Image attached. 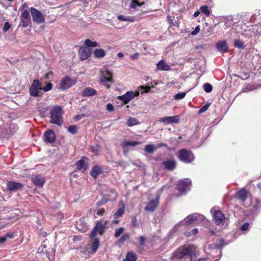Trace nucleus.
Instances as JSON below:
<instances>
[{"mask_svg": "<svg viewBox=\"0 0 261 261\" xmlns=\"http://www.w3.org/2000/svg\"><path fill=\"white\" fill-rule=\"evenodd\" d=\"M198 255L196 253V247L194 246H188L187 247H179L173 253V258L181 259L189 256L195 258Z\"/></svg>", "mask_w": 261, "mask_h": 261, "instance_id": "obj_1", "label": "nucleus"}, {"mask_svg": "<svg viewBox=\"0 0 261 261\" xmlns=\"http://www.w3.org/2000/svg\"><path fill=\"white\" fill-rule=\"evenodd\" d=\"M50 122L57 124L58 125H61L63 123L62 116L63 112L62 109L60 106L54 107L50 112Z\"/></svg>", "mask_w": 261, "mask_h": 261, "instance_id": "obj_2", "label": "nucleus"}, {"mask_svg": "<svg viewBox=\"0 0 261 261\" xmlns=\"http://www.w3.org/2000/svg\"><path fill=\"white\" fill-rule=\"evenodd\" d=\"M203 220L204 217L202 215H201L199 214H192L186 217L184 221L179 222L174 226V228L176 229L178 227L184 224L189 225L193 222L199 223L200 221Z\"/></svg>", "mask_w": 261, "mask_h": 261, "instance_id": "obj_3", "label": "nucleus"}, {"mask_svg": "<svg viewBox=\"0 0 261 261\" xmlns=\"http://www.w3.org/2000/svg\"><path fill=\"white\" fill-rule=\"evenodd\" d=\"M41 86V84L39 80H34L29 88L30 95L33 97L41 96L43 94L42 87Z\"/></svg>", "mask_w": 261, "mask_h": 261, "instance_id": "obj_4", "label": "nucleus"}, {"mask_svg": "<svg viewBox=\"0 0 261 261\" xmlns=\"http://www.w3.org/2000/svg\"><path fill=\"white\" fill-rule=\"evenodd\" d=\"M99 81L101 83L106 86L108 89H109L111 85L109 84H106V83H113L112 72L107 69L102 70L100 74Z\"/></svg>", "mask_w": 261, "mask_h": 261, "instance_id": "obj_5", "label": "nucleus"}, {"mask_svg": "<svg viewBox=\"0 0 261 261\" xmlns=\"http://www.w3.org/2000/svg\"><path fill=\"white\" fill-rule=\"evenodd\" d=\"M178 158L181 162L189 163L194 160V156L190 151L182 149L179 151Z\"/></svg>", "mask_w": 261, "mask_h": 261, "instance_id": "obj_6", "label": "nucleus"}, {"mask_svg": "<svg viewBox=\"0 0 261 261\" xmlns=\"http://www.w3.org/2000/svg\"><path fill=\"white\" fill-rule=\"evenodd\" d=\"M75 83L76 81L74 79L67 76L61 80L58 88L61 90H65L71 87Z\"/></svg>", "mask_w": 261, "mask_h": 261, "instance_id": "obj_7", "label": "nucleus"}, {"mask_svg": "<svg viewBox=\"0 0 261 261\" xmlns=\"http://www.w3.org/2000/svg\"><path fill=\"white\" fill-rule=\"evenodd\" d=\"M191 185V180L189 178H185L178 181L177 189L180 193L183 194L189 190V187Z\"/></svg>", "mask_w": 261, "mask_h": 261, "instance_id": "obj_8", "label": "nucleus"}, {"mask_svg": "<svg viewBox=\"0 0 261 261\" xmlns=\"http://www.w3.org/2000/svg\"><path fill=\"white\" fill-rule=\"evenodd\" d=\"M31 13L34 22L37 23H41L44 22V15L37 9L31 8Z\"/></svg>", "mask_w": 261, "mask_h": 261, "instance_id": "obj_9", "label": "nucleus"}, {"mask_svg": "<svg viewBox=\"0 0 261 261\" xmlns=\"http://www.w3.org/2000/svg\"><path fill=\"white\" fill-rule=\"evenodd\" d=\"M139 94V91H137L136 92L129 91L127 92L124 95L119 96L118 97V98L119 99L123 101L124 104H126L128 102H129L132 99H133L135 96H138Z\"/></svg>", "mask_w": 261, "mask_h": 261, "instance_id": "obj_10", "label": "nucleus"}, {"mask_svg": "<svg viewBox=\"0 0 261 261\" xmlns=\"http://www.w3.org/2000/svg\"><path fill=\"white\" fill-rule=\"evenodd\" d=\"M213 215L214 219L217 224H222L225 220V215L219 210H216L213 208L211 211Z\"/></svg>", "mask_w": 261, "mask_h": 261, "instance_id": "obj_11", "label": "nucleus"}, {"mask_svg": "<svg viewBox=\"0 0 261 261\" xmlns=\"http://www.w3.org/2000/svg\"><path fill=\"white\" fill-rule=\"evenodd\" d=\"M180 120L179 116L178 115L172 116H167L160 119L159 121L165 124H169L172 123H177Z\"/></svg>", "mask_w": 261, "mask_h": 261, "instance_id": "obj_12", "label": "nucleus"}, {"mask_svg": "<svg viewBox=\"0 0 261 261\" xmlns=\"http://www.w3.org/2000/svg\"><path fill=\"white\" fill-rule=\"evenodd\" d=\"M80 59L81 61L87 59L91 55V49L86 46H82L79 49Z\"/></svg>", "mask_w": 261, "mask_h": 261, "instance_id": "obj_13", "label": "nucleus"}, {"mask_svg": "<svg viewBox=\"0 0 261 261\" xmlns=\"http://www.w3.org/2000/svg\"><path fill=\"white\" fill-rule=\"evenodd\" d=\"M44 141L47 143H53L55 141L56 136L54 132L51 130L46 131L44 134Z\"/></svg>", "mask_w": 261, "mask_h": 261, "instance_id": "obj_14", "label": "nucleus"}, {"mask_svg": "<svg viewBox=\"0 0 261 261\" xmlns=\"http://www.w3.org/2000/svg\"><path fill=\"white\" fill-rule=\"evenodd\" d=\"M159 203V197L155 200H150L145 207V210L147 212H152L156 208Z\"/></svg>", "mask_w": 261, "mask_h": 261, "instance_id": "obj_15", "label": "nucleus"}, {"mask_svg": "<svg viewBox=\"0 0 261 261\" xmlns=\"http://www.w3.org/2000/svg\"><path fill=\"white\" fill-rule=\"evenodd\" d=\"M216 48L219 51L222 53H226L228 50V47L226 41H219L216 44Z\"/></svg>", "mask_w": 261, "mask_h": 261, "instance_id": "obj_16", "label": "nucleus"}, {"mask_svg": "<svg viewBox=\"0 0 261 261\" xmlns=\"http://www.w3.org/2000/svg\"><path fill=\"white\" fill-rule=\"evenodd\" d=\"M156 68L159 70L168 71L171 69V67L165 60H161L156 64Z\"/></svg>", "mask_w": 261, "mask_h": 261, "instance_id": "obj_17", "label": "nucleus"}, {"mask_svg": "<svg viewBox=\"0 0 261 261\" xmlns=\"http://www.w3.org/2000/svg\"><path fill=\"white\" fill-rule=\"evenodd\" d=\"M32 180L33 183L38 187H42L44 183V178L40 175L33 176Z\"/></svg>", "mask_w": 261, "mask_h": 261, "instance_id": "obj_18", "label": "nucleus"}, {"mask_svg": "<svg viewBox=\"0 0 261 261\" xmlns=\"http://www.w3.org/2000/svg\"><path fill=\"white\" fill-rule=\"evenodd\" d=\"M96 93H97V92L94 89L91 88V87H87V88H86L83 91V92L82 93V95L83 96L88 97V96L94 95L96 94Z\"/></svg>", "mask_w": 261, "mask_h": 261, "instance_id": "obj_19", "label": "nucleus"}, {"mask_svg": "<svg viewBox=\"0 0 261 261\" xmlns=\"http://www.w3.org/2000/svg\"><path fill=\"white\" fill-rule=\"evenodd\" d=\"M100 242L97 238H94L92 239L90 243L91 251L92 253H95L99 248Z\"/></svg>", "mask_w": 261, "mask_h": 261, "instance_id": "obj_20", "label": "nucleus"}, {"mask_svg": "<svg viewBox=\"0 0 261 261\" xmlns=\"http://www.w3.org/2000/svg\"><path fill=\"white\" fill-rule=\"evenodd\" d=\"M163 164L164 165L165 168L166 169L169 170H173L176 165V162L174 160H168L164 161Z\"/></svg>", "mask_w": 261, "mask_h": 261, "instance_id": "obj_21", "label": "nucleus"}, {"mask_svg": "<svg viewBox=\"0 0 261 261\" xmlns=\"http://www.w3.org/2000/svg\"><path fill=\"white\" fill-rule=\"evenodd\" d=\"M76 165L78 170H83L85 171L87 169V164L83 159L76 162Z\"/></svg>", "mask_w": 261, "mask_h": 261, "instance_id": "obj_22", "label": "nucleus"}, {"mask_svg": "<svg viewBox=\"0 0 261 261\" xmlns=\"http://www.w3.org/2000/svg\"><path fill=\"white\" fill-rule=\"evenodd\" d=\"M141 144L140 142L139 141H124L122 143V146L125 149L128 146H136Z\"/></svg>", "mask_w": 261, "mask_h": 261, "instance_id": "obj_23", "label": "nucleus"}, {"mask_svg": "<svg viewBox=\"0 0 261 261\" xmlns=\"http://www.w3.org/2000/svg\"><path fill=\"white\" fill-rule=\"evenodd\" d=\"M106 51L102 49H96L94 51L93 55L95 58H102L106 56Z\"/></svg>", "mask_w": 261, "mask_h": 261, "instance_id": "obj_24", "label": "nucleus"}, {"mask_svg": "<svg viewBox=\"0 0 261 261\" xmlns=\"http://www.w3.org/2000/svg\"><path fill=\"white\" fill-rule=\"evenodd\" d=\"M94 227L98 231V233L100 235L103 234L106 228V226L102 224L101 221L97 222Z\"/></svg>", "mask_w": 261, "mask_h": 261, "instance_id": "obj_25", "label": "nucleus"}, {"mask_svg": "<svg viewBox=\"0 0 261 261\" xmlns=\"http://www.w3.org/2000/svg\"><path fill=\"white\" fill-rule=\"evenodd\" d=\"M101 171V169L99 167L94 166L90 172V175L93 178H96Z\"/></svg>", "mask_w": 261, "mask_h": 261, "instance_id": "obj_26", "label": "nucleus"}, {"mask_svg": "<svg viewBox=\"0 0 261 261\" xmlns=\"http://www.w3.org/2000/svg\"><path fill=\"white\" fill-rule=\"evenodd\" d=\"M56 250L53 248H49L46 251L47 257L49 260L53 261L55 260Z\"/></svg>", "mask_w": 261, "mask_h": 261, "instance_id": "obj_27", "label": "nucleus"}, {"mask_svg": "<svg viewBox=\"0 0 261 261\" xmlns=\"http://www.w3.org/2000/svg\"><path fill=\"white\" fill-rule=\"evenodd\" d=\"M14 232L7 233L4 237H0V244L5 243L8 239L14 238Z\"/></svg>", "mask_w": 261, "mask_h": 261, "instance_id": "obj_28", "label": "nucleus"}, {"mask_svg": "<svg viewBox=\"0 0 261 261\" xmlns=\"http://www.w3.org/2000/svg\"><path fill=\"white\" fill-rule=\"evenodd\" d=\"M238 197L242 201H244L246 200L247 197V192L244 190L242 189L238 193Z\"/></svg>", "mask_w": 261, "mask_h": 261, "instance_id": "obj_29", "label": "nucleus"}, {"mask_svg": "<svg viewBox=\"0 0 261 261\" xmlns=\"http://www.w3.org/2000/svg\"><path fill=\"white\" fill-rule=\"evenodd\" d=\"M85 44L87 47H95L98 46V43L96 41H92L88 39L85 41Z\"/></svg>", "mask_w": 261, "mask_h": 261, "instance_id": "obj_30", "label": "nucleus"}, {"mask_svg": "<svg viewBox=\"0 0 261 261\" xmlns=\"http://www.w3.org/2000/svg\"><path fill=\"white\" fill-rule=\"evenodd\" d=\"M125 206L124 203H122L121 207L114 214V217L116 218L118 217H121L124 213Z\"/></svg>", "mask_w": 261, "mask_h": 261, "instance_id": "obj_31", "label": "nucleus"}, {"mask_svg": "<svg viewBox=\"0 0 261 261\" xmlns=\"http://www.w3.org/2000/svg\"><path fill=\"white\" fill-rule=\"evenodd\" d=\"M139 123V121L135 118L129 117L127 121V125L129 126H132Z\"/></svg>", "mask_w": 261, "mask_h": 261, "instance_id": "obj_32", "label": "nucleus"}, {"mask_svg": "<svg viewBox=\"0 0 261 261\" xmlns=\"http://www.w3.org/2000/svg\"><path fill=\"white\" fill-rule=\"evenodd\" d=\"M156 148L153 145L148 144L145 146L144 150L147 153H152L155 151Z\"/></svg>", "mask_w": 261, "mask_h": 261, "instance_id": "obj_33", "label": "nucleus"}, {"mask_svg": "<svg viewBox=\"0 0 261 261\" xmlns=\"http://www.w3.org/2000/svg\"><path fill=\"white\" fill-rule=\"evenodd\" d=\"M126 258L128 261H136L137 259L136 255L132 252L127 253Z\"/></svg>", "mask_w": 261, "mask_h": 261, "instance_id": "obj_34", "label": "nucleus"}, {"mask_svg": "<svg viewBox=\"0 0 261 261\" xmlns=\"http://www.w3.org/2000/svg\"><path fill=\"white\" fill-rule=\"evenodd\" d=\"M118 19L121 21H129V22H133L134 19L133 18L130 16H125L123 15H120L118 16Z\"/></svg>", "mask_w": 261, "mask_h": 261, "instance_id": "obj_35", "label": "nucleus"}, {"mask_svg": "<svg viewBox=\"0 0 261 261\" xmlns=\"http://www.w3.org/2000/svg\"><path fill=\"white\" fill-rule=\"evenodd\" d=\"M200 10L201 12L204 14L206 16H208L210 15L211 11L207 6H202L200 8Z\"/></svg>", "mask_w": 261, "mask_h": 261, "instance_id": "obj_36", "label": "nucleus"}, {"mask_svg": "<svg viewBox=\"0 0 261 261\" xmlns=\"http://www.w3.org/2000/svg\"><path fill=\"white\" fill-rule=\"evenodd\" d=\"M8 190L14 191L16 189V182L15 181H9L7 185Z\"/></svg>", "mask_w": 261, "mask_h": 261, "instance_id": "obj_37", "label": "nucleus"}, {"mask_svg": "<svg viewBox=\"0 0 261 261\" xmlns=\"http://www.w3.org/2000/svg\"><path fill=\"white\" fill-rule=\"evenodd\" d=\"M110 194H108L109 200L111 201L115 200L117 197V194L115 191L114 190H110Z\"/></svg>", "mask_w": 261, "mask_h": 261, "instance_id": "obj_38", "label": "nucleus"}, {"mask_svg": "<svg viewBox=\"0 0 261 261\" xmlns=\"http://www.w3.org/2000/svg\"><path fill=\"white\" fill-rule=\"evenodd\" d=\"M81 223H83V220H80L79 223L77 224V228L82 232H85L88 229V226L86 224H84L82 227H80Z\"/></svg>", "mask_w": 261, "mask_h": 261, "instance_id": "obj_39", "label": "nucleus"}, {"mask_svg": "<svg viewBox=\"0 0 261 261\" xmlns=\"http://www.w3.org/2000/svg\"><path fill=\"white\" fill-rule=\"evenodd\" d=\"M186 95V92H185L178 93L174 95V99L177 100L182 99L185 98Z\"/></svg>", "mask_w": 261, "mask_h": 261, "instance_id": "obj_40", "label": "nucleus"}, {"mask_svg": "<svg viewBox=\"0 0 261 261\" xmlns=\"http://www.w3.org/2000/svg\"><path fill=\"white\" fill-rule=\"evenodd\" d=\"M203 88L206 93H210L213 90V86L209 83L204 84L203 85Z\"/></svg>", "mask_w": 261, "mask_h": 261, "instance_id": "obj_41", "label": "nucleus"}, {"mask_svg": "<svg viewBox=\"0 0 261 261\" xmlns=\"http://www.w3.org/2000/svg\"><path fill=\"white\" fill-rule=\"evenodd\" d=\"M124 228L123 227H121L115 230L114 236L116 238H118L123 232Z\"/></svg>", "mask_w": 261, "mask_h": 261, "instance_id": "obj_42", "label": "nucleus"}, {"mask_svg": "<svg viewBox=\"0 0 261 261\" xmlns=\"http://www.w3.org/2000/svg\"><path fill=\"white\" fill-rule=\"evenodd\" d=\"M143 3H139L137 1L132 0L129 7L132 9L136 8L137 6H141Z\"/></svg>", "mask_w": 261, "mask_h": 261, "instance_id": "obj_43", "label": "nucleus"}, {"mask_svg": "<svg viewBox=\"0 0 261 261\" xmlns=\"http://www.w3.org/2000/svg\"><path fill=\"white\" fill-rule=\"evenodd\" d=\"M30 22L31 19H21V22L20 23L19 25H21L22 27L25 28L30 24Z\"/></svg>", "mask_w": 261, "mask_h": 261, "instance_id": "obj_44", "label": "nucleus"}, {"mask_svg": "<svg viewBox=\"0 0 261 261\" xmlns=\"http://www.w3.org/2000/svg\"><path fill=\"white\" fill-rule=\"evenodd\" d=\"M234 45L235 47L239 48H242L244 47V43L240 40H235L234 42Z\"/></svg>", "mask_w": 261, "mask_h": 261, "instance_id": "obj_45", "label": "nucleus"}, {"mask_svg": "<svg viewBox=\"0 0 261 261\" xmlns=\"http://www.w3.org/2000/svg\"><path fill=\"white\" fill-rule=\"evenodd\" d=\"M20 19H31L30 14L28 10H25L23 11L21 15Z\"/></svg>", "mask_w": 261, "mask_h": 261, "instance_id": "obj_46", "label": "nucleus"}, {"mask_svg": "<svg viewBox=\"0 0 261 261\" xmlns=\"http://www.w3.org/2000/svg\"><path fill=\"white\" fill-rule=\"evenodd\" d=\"M12 27V25L8 21L5 22L2 30L4 32H7Z\"/></svg>", "mask_w": 261, "mask_h": 261, "instance_id": "obj_47", "label": "nucleus"}, {"mask_svg": "<svg viewBox=\"0 0 261 261\" xmlns=\"http://www.w3.org/2000/svg\"><path fill=\"white\" fill-rule=\"evenodd\" d=\"M52 84L51 83H47L45 87L42 88V91L43 92H47L48 91H50L52 89Z\"/></svg>", "mask_w": 261, "mask_h": 261, "instance_id": "obj_48", "label": "nucleus"}, {"mask_svg": "<svg viewBox=\"0 0 261 261\" xmlns=\"http://www.w3.org/2000/svg\"><path fill=\"white\" fill-rule=\"evenodd\" d=\"M68 130L72 134H75L77 132V127L75 125H71L68 128Z\"/></svg>", "mask_w": 261, "mask_h": 261, "instance_id": "obj_49", "label": "nucleus"}, {"mask_svg": "<svg viewBox=\"0 0 261 261\" xmlns=\"http://www.w3.org/2000/svg\"><path fill=\"white\" fill-rule=\"evenodd\" d=\"M130 237L129 233H126L125 234H123L122 237L120 238V242H123L125 241L128 240Z\"/></svg>", "mask_w": 261, "mask_h": 261, "instance_id": "obj_50", "label": "nucleus"}, {"mask_svg": "<svg viewBox=\"0 0 261 261\" xmlns=\"http://www.w3.org/2000/svg\"><path fill=\"white\" fill-rule=\"evenodd\" d=\"M139 89H140V90H142V91H141L142 93H143L144 92H145V93L149 92L150 90V87H145L143 86H140Z\"/></svg>", "mask_w": 261, "mask_h": 261, "instance_id": "obj_51", "label": "nucleus"}, {"mask_svg": "<svg viewBox=\"0 0 261 261\" xmlns=\"http://www.w3.org/2000/svg\"><path fill=\"white\" fill-rule=\"evenodd\" d=\"M250 225L248 223H244L241 227V230L243 231H245L248 230L249 229Z\"/></svg>", "mask_w": 261, "mask_h": 261, "instance_id": "obj_52", "label": "nucleus"}, {"mask_svg": "<svg viewBox=\"0 0 261 261\" xmlns=\"http://www.w3.org/2000/svg\"><path fill=\"white\" fill-rule=\"evenodd\" d=\"M98 233V231L96 230V229L95 228V227L93 229L91 234H90V238L91 239H93L94 238H95V236L97 235V234Z\"/></svg>", "mask_w": 261, "mask_h": 261, "instance_id": "obj_53", "label": "nucleus"}, {"mask_svg": "<svg viewBox=\"0 0 261 261\" xmlns=\"http://www.w3.org/2000/svg\"><path fill=\"white\" fill-rule=\"evenodd\" d=\"M106 109L109 112H113L114 110V108L112 104L109 103L107 104Z\"/></svg>", "mask_w": 261, "mask_h": 261, "instance_id": "obj_54", "label": "nucleus"}, {"mask_svg": "<svg viewBox=\"0 0 261 261\" xmlns=\"http://www.w3.org/2000/svg\"><path fill=\"white\" fill-rule=\"evenodd\" d=\"M99 149V147L97 145H93L91 147V150L94 153H97Z\"/></svg>", "mask_w": 261, "mask_h": 261, "instance_id": "obj_55", "label": "nucleus"}, {"mask_svg": "<svg viewBox=\"0 0 261 261\" xmlns=\"http://www.w3.org/2000/svg\"><path fill=\"white\" fill-rule=\"evenodd\" d=\"M139 241L140 245L143 246L146 241V238L144 236H140L139 238Z\"/></svg>", "mask_w": 261, "mask_h": 261, "instance_id": "obj_56", "label": "nucleus"}, {"mask_svg": "<svg viewBox=\"0 0 261 261\" xmlns=\"http://www.w3.org/2000/svg\"><path fill=\"white\" fill-rule=\"evenodd\" d=\"M45 248L46 245L45 244H42L41 246L38 248L37 253H41L43 252V250Z\"/></svg>", "mask_w": 261, "mask_h": 261, "instance_id": "obj_57", "label": "nucleus"}, {"mask_svg": "<svg viewBox=\"0 0 261 261\" xmlns=\"http://www.w3.org/2000/svg\"><path fill=\"white\" fill-rule=\"evenodd\" d=\"M208 107H209L208 105L204 106L203 107H202L199 110V113H203V112H205L207 110Z\"/></svg>", "mask_w": 261, "mask_h": 261, "instance_id": "obj_58", "label": "nucleus"}, {"mask_svg": "<svg viewBox=\"0 0 261 261\" xmlns=\"http://www.w3.org/2000/svg\"><path fill=\"white\" fill-rule=\"evenodd\" d=\"M200 31V27L199 26H197L194 30L191 33V34L193 35H195L196 34H197Z\"/></svg>", "mask_w": 261, "mask_h": 261, "instance_id": "obj_59", "label": "nucleus"}, {"mask_svg": "<svg viewBox=\"0 0 261 261\" xmlns=\"http://www.w3.org/2000/svg\"><path fill=\"white\" fill-rule=\"evenodd\" d=\"M105 213V210L104 208H100L97 211V215L98 216H103Z\"/></svg>", "mask_w": 261, "mask_h": 261, "instance_id": "obj_60", "label": "nucleus"}, {"mask_svg": "<svg viewBox=\"0 0 261 261\" xmlns=\"http://www.w3.org/2000/svg\"><path fill=\"white\" fill-rule=\"evenodd\" d=\"M254 28H256L257 33L261 35V25H256Z\"/></svg>", "mask_w": 261, "mask_h": 261, "instance_id": "obj_61", "label": "nucleus"}, {"mask_svg": "<svg viewBox=\"0 0 261 261\" xmlns=\"http://www.w3.org/2000/svg\"><path fill=\"white\" fill-rule=\"evenodd\" d=\"M210 248H216V249L218 248L219 250H220L219 245H218L217 244H212V245H210Z\"/></svg>", "mask_w": 261, "mask_h": 261, "instance_id": "obj_62", "label": "nucleus"}, {"mask_svg": "<svg viewBox=\"0 0 261 261\" xmlns=\"http://www.w3.org/2000/svg\"><path fill=\"white\" fill-rule=\"evenodd\" d=\"M198 232V229L197 228H194L191 231L192 234H196Z\"/></svg>", "mask_w": 261, "mask_h": 261, "instance_id": "obj_63", "label": "nucleus"}, {"mask_svg": "<svg viewBox=\"0 0 261 261\" xmlns=\"http://www.w3.org/2000/svg\"><path fill=\"white\" fill-rule=\"evenodd\" d=\"M206 260V258L205 257H201L200 258H199L198 259L195 260V261H205Z\"/></svg>", "mask_w": 261, "mask_h": 261, "instance_id": "obj_64", "label": "nucleus"}]
</instances>
